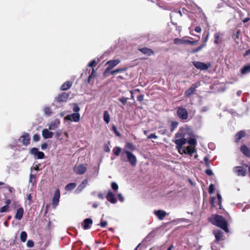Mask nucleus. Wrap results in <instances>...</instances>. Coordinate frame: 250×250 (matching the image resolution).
<instances>
[{"instance_id": "46", "label": "nucleus", "mask_w": 250, "mask_h": 250, "mask_svg": "<svg viewBox=\"0 0 250 250\" xmlns=\"http://www.w3.org/2000/svg\"><path fill=\"white\" fill-rule=\"evenodd\" d=\"M33 141H35V142H38L39 141V140L40 139V136L39 134H35L34 136H33Z\"/></svg>"}, {"instance_id": "28", "label": "nucleus", "mask_w": 250, "mask_h": 250, "mask_svg": "<svg viewBox=\"0 0 250 250\" xmlns=\"http://www.w3.org/2000/svg\"><path fill=\"white\" fill-rule=\"evenodd\" d=\"M250 72V64L244 66L241 70L242 74L244 75Z\"/></svg>"}, {"instance_id": "7", "label": "nucleus", "mask_w": 250, "mask_h": 250, "mask_svg": "<svg viewBox=\"0 0 250 250\" xmlns=\"http://www.w3.org/2000/svg\"><path fill=\"white\" fill-rule=\"evenodd\" d=\"M193 64L196 68L201 70H207L210 66L209 62L204 63L198 61L193 62Z\"/></svg>"}, {"instance_id": "8", "label": "nucleus", "mask_w": 250, "mask_h": 250, "mask_svg": "<svg viewBox=\"0 0 250 250\" xmlns=\"http://www.w3.org/2000/svg\"><path fill=\"white\" fill-rule=\"evenodd\" d=\"M65 121L78 122L80 120V114L79 113H74L66 116L64 118Z\"/></svg>"}, {"instance_id": "53", "label": "nucleus", "mask_w": 250, "mask_h": 250, "mask_svg": "<svg viewBox=\"0 0 250 250\" xmlns=\"http://www.w3.org/2000/svg\"><path fill=\"white\" fill-rule=\"evenodd\" d=\"M118 198L119 199V200L121 201V202H123L124 200V197L123 196V195H122L121 193H119L118 194Z\"/></svg>"}, {"instance_id": "35", "label": "nucleus", "mask_w": 250, "mask_h": 250, "mask_svg": "<svg viewBox=\"0 0 250 250\" xmlns=\"http://www.w3.org/2000/svg\"><path fill=\"white\" fill-rule=\"evenodd\" d=\"M21 240L24 242L27 239V233L25 231H22L21 233L20 236Z\"/></svg>"}, {"instance_id": "44", "label": "nucleus", "mask_w": 250, "mask_h": 250, "mask_svg": "<svg viewBox=\"0 0 250 250\" xmlns=\"http://www.w3.org/2000/svg\"><path fill=\"white\" fill-rule=\"evenodd\" d=\"M214 38L215 39L214 41V43L216 44H218L219 43V42L218 41V39L220 38V35L219 33H216L214 35Z\"/></svg>"}, {"instance_id": "51", "label": "nucleus", "mask_w": 250, "mask_h": 250, "mask_svg": "<svg viewBox=\"0 0 250 250\" xmlns=\"http://www.w3.org/2000/svg\"><path fill=\"white\" fill-rule=\"evenodd\" d=\"M96 65V62L95 60L92 61L88 63V66L90 67H94Z\"/></svg>"}, {"instance_id": "63", "label": "nucleus", "mask_w": 250, "mask_h": 250, "mask_svg": "<svg viewBox=\"0 0 250 250\" xmlns=\"http://www.w3.org/2000/svg\"><path fill=\"white\" fill-rule=\"evenodd\" d=\"M11 203V201L10 199H7L5 201L6 205L9 206V204H10Z\"/></svg>"}, {"instance_id": "31", "label": "nucleus", "mask_w": 250, "mask_h": 250, "mask_svg": "<svg viewBox=\"0 0 250 250\" xmlns=\"http://www.w3.org/2000/svg\"><path fill=\"white\" fill-rule=\"evenodd\" d=\"M140 50L144 54H147L149 56L153 54V51L151 49L147 48H143Z\"/></svg>"}, {"instance_id": "62", "label": "nucleus", "mask_w": 250, "mask_h": 250, "mask_svg": "<svg viewBox=\"0 0 250 250\" xmlns=\"http://www.w3.org/2000/svg\"><path fill=\"white\" fill-rule=\"evenodd\" d=\"M113 129L118 136H120V134L117 131V129L115 126H113Z\"/></svg>"}, {"instance_id": "29", "label": "nucleus", "mask_w": 250, "mask_h": 250, "mask_svg": "<svg viewBox=\"0 0 250 250\" xmlns=\"http://www.w3.org/2000/svg\"><path fill=\"white\" fill-rule=\"evenodd\" d=\"M36 174L33 173L32 171V168H31V173L30 174L29 182L34 185L36 183V181L35 179Z\"/></svg>"}, {"instance_id": "2", "label": "nucleus", "mask_w": 250, "mask_h": 250, "mask_svg": "<svg viewBox=\"0 0 250 250\" xmlns=\"http://www.w3.org/2000/svg\"><path fill=\"white\" fill-rule=\"evenodd\" d=\"M210 221L212 224L220 227L226 232L229 231L227 222L222 216L218 215H213L210 218Z\"/></svg>"}, {"instance_id": "33", "label": "nucleus", "mask_w": 250, "mask_h": 250, "mask_svg": "<svg viewBox=\"0 0 250 250\" xmlns=\"http://www.w3.org/2000/svg\"><path fill=\"white\" fill-rule=\"evenodd\" d=\"M178 125V122L175 121H172L170 125V130L171 132H173Z\"/></svg>"}, {"instance_id": "16", "label": "nucleus", "mask_w": 250, "mask_h": 250, "mask_svg": "<svg viewBox=\"0 0 250 250\" xmlns=\"http://www.w3.org/2000/svg\"><path fill=\"white\" fill-rule=\"evenodd\" d=\"M60 124V120L56 119L52 121L49 124V130H54L57 128L58 127Z\"/></svg>"}, {"instance_id": "38", "label": "nucleus", "mask_w": 250, "mask_h": 250, "mask_svg": "<svg viewBox=\"0 0 250 250\" xmlns=\"http://www.w3.org/2000/svg\"><path fill=\"white\" fill-rule=\"evenodd\" d=\"M39 152L38 148L36 147H33L30 150V153L33 155L35 157L36 156L37 154Z\"/></svg>"}, {"instance_id": "56", "label": "nucleus", "mask_w": 250, "mask_h": 250, "mask_svg": "<svg viewBox=\"0 0 250 250\" xmlns=\"http://www.w3.org/2000/svg\"><path fill=\"white\" fill-rule=\"evenodd\" d=\"M47 147V145L46 143H43V144L41 146V148L42 149V150H44Z\"/></svg>"}, {"instance_id": "54", "label": "nucleus", "mask_w": 250, "mask_h": 250, "mask_svg": "<svg viewBox=\"0 0 250 250\" xmlns=\"http://www.w3.org/2000/svg\"><path fill=\"white\" fill-rule=\"evenodd\" d=\"M144 100V96L143 95H140L137 97V100L138 101H142Z\"/></svg>"}, {"instance_id": "19", "label": "nucleus", "mask_w": 250, "mask_h": 250, "mask_svg": "<svg viewBox=\"0 0 250 250\" xmlns=\"http://www.w3.org/2000/svg\"><path fill=\"white\" fill-rule=\"evenodd\" d=\"M234 170L239 176H245L246 173V170L242 167H234Z\"/></svg>"}, {"instance_id": "1", "label": "nucleus", "mask_w": 250, "mask_h": 250, "mask_svg": "<svg viewBox=\"0 0 250 250\" xmlns=\"http://www.w3.org/2000/svg\"><path fill=\"white\" fill-rule=\"evenodd\" d=\"M192 136V129L187 125L181 127L175 134V139L173 140V142L176 144V148L180 154L189 153L190 151L192 152L194 151L193 148H192L191 147H189L184 150L182 148V146L185 145L187 140Z\"/></svg>"}, {"instance_id": "37", "label": "nucleus", "mask_w": 250, "mask_h": 250, "mask_svg": "<svg viewBox=\"0 0 250 250\" xmlns=\"http://www.w3.org/2000/svg\"><path fill=\"white\" fill-rule=\"evenodd\" d=\"M35 157L39 159H43L44 157V154L42 151H39Z\"/></svg>"}, {"instance_id": "55", "label": "nucleus", "mask_w": 250, "mask_h": 250, "mask_svg": "<svg viewBox=\"0 0 250 250\" xmlns=\"http://www.w3.org/2000/svg\"><path fill=\"white\" fill-rule=\"evenodd\" d=\"M194 30L197 33H200L202 30L200 26L196 27Z\"/></svg>"}, {"instance_id": "41", "label": "nucleus", "mask_w": 250, "mask_h": 250, "mask_svg": "<svg viewBox=\"0 0 250 250\" xmlns=\"http://www.w3.org/2000/svg\"><path fill=\"white\" fill-rule=\"evenodd\" d=\"M111 188L114 191H117L118 189V186L115 182H112L111 184Z\"/></svg>"}, {"instance_id": "52", "label": "nucleus", "mask_w": 250, "mask_h": 250, "mask_svg": "<svg viewBox=\"0 0 250 250\" xmlns=\"http://www.w3.org/2000/svg\"><path fill=\"white\" fill-rule=\"evenodd\" d=\"M217 198L218 199V203L219 206L221 205L222 197L219 193H217Z\"/></svg>"}, {"instance_id": "50", "label": "nucleus", "mask_w": 250, "mask_h": 250, "mask_svg": "<svg viewBox=\"0 0 250 250\" xmlns=\"http://www.w3.org/2000/svg\"><path fill=\"white\" fill-rule=\"evenodd\" d=\"M148 139H156L158 138V136L156 135L155 134H151L150 135L147 136Z\"/></svg>"}, {"instance_id": "9", "label": "nucleus", "mask_w": 250, "mask_h": 250, "mask_svg": "<svg viewBox=\"0 0 250 250\" xmlns=\"http://www.w3.org/2000/svg\"><path fill=\"white\" fill-rule=\"evenodd\" d=\"M174 43L176 44H183L185 43H188L190 45H195L197 43L198 41H191L185 39H178L176 38L174 40Z\"/></svg>"}, {"instance_id": "45", "label": "nucleus", "mask_w": 250, "mask_h": 250, "mask_svg": "<svg viewBox=\"0 0 250 250\" xmlns=\"http://www.w3.org/2000/svg\"><path fill=\"white\" fill-rule=\"evenodd\" d=\"M128 100L127 98L123 97L119 99V101L123 103V104L125 105L126 103V102Z\"/></svg>"}, {"instance_id": "13", "label": "nucleus", "mask_w": 250, "mask_h": 250, "mask_svg": "<svg viewBox=\"0 0 250 250\" xmlns=\"http://www.w3.org/2000/svg\"><path fill=\"white\" fill-rule=\"evenodd\" d=\"M86 167L82 164L76 165L74 168V171L78 174H83L86 170Z\"/></svg>"}, {"instance_id": "36", "label": "nucleus", "mask_w": 250, "mask_h": 250, "mask_svg": "<svg viewBox=\"0 0 250 250\" xmlns=\"http://www.w3.org/2000/svg\"><path fill=\"white\" fill-rule=\"evenodd\" d=\"M43 111H44V114L48 116H49L52 114L51 109L49 107H45L44 108Z\"/></svg>"}, {"instance_id": "59", "label": "nucleus", "mask_w": 250, "mask_h": 250, "mask_svg": "<svg viewBox=\"0 0 250 250\" xmlns=\"http://www.w3.org/2000/svg\"><path fill=\"white\" fill-rule=\"evenodd\" d=\"M206 173L208 175H211L213 174L212 171L209 169L207 170Z\"/></svg>"}, {"instance_id": "14", "label": "nucleus", "mask_w": 250, "mask_h": 250, "mask_svg": "<svg viewBox=\"0 0 250 250\" xmlns=\"http://www.w3.org/2000/svg\"><path fill=\"white\" fill-rule=\"evenodd\" d=\"M19 141L25 146L28 145L30 141L29 134L27 133H24L20 138Z\"/></svg>"}, {"instance_id": "57", "label": "nucleus", "mask_w": 250, "mask_h": 250, "mask_svg": "<svg viewBox=\"0 0 250 250\" xmlns=\"http://www.w3.org/2000/svg\"><path fill=\"white\" fill-rule=\"evenodd\" d=\"M240 33V31L239 30H237V32H236V34L234 35V37L235 39H238L239 38V34Z\"/></svg>"}, {"instance_id": "32", "label": "nucleus", "mask_w": 250, "mask_h": 250, "mask_svg": "<svg viewBox=\"0 0 250 250\" xmlns=\"http://www.w3.org/2000/svg\"><path fill=\"white\" fill-rule=\"evenodd\" d=\"M76 187V184L74 183H70V184H67L66 186H65V190H71L72 189H74Z\"/></svg>"}, {"instance_id": "23", "label": "nucleus", "mask_w": 250, "mask_h": 250, "mask_svg": "<svg viewBox=\"0 0 250 250\" xmlns=\"http://www.w3.org/2000/svg\"><path fill=\"white\" fill-rule=\"evenodd\" d=\"M88 183L87 180H84L77 188L75 190V192L77 193H80L82 190L86 187Z\"/></svg>"}, {"instance_id": "10", "label": "nucleus", "mask_w": 250, "mask_h": 250, "mask_svg": "<svg viewBox=\"0 0 250 250\" xmlns=\"http://www.w3.org/2000/svg\"><path fill=\"white\" fill-rule=\"evenodd\" d=\"M69 94L67 93H63L62 94L59 95L55 98V102L57 103H61L62 102H65L67 101Z\"/></svg>"}, {"instance_id": "42", "label": "nucleus", "mask_w": 250, "mask_h": 250, "mask_svg": "<svg viewBox=\"0 0 250 250\" xmlns=\"http://www.w3.org/2000/svg\"><path fill=\"white\" fill-rule=\"evenodd\" d=\"M73 111L75 113H78L79 112L80 110V108L79 107V106L78 105V104H73Z\"/></svg>"}, {"instance_id": "18", "label": "nucleus", "mask_w": 250, "mask_h": 250, "mask_svg": "<svg viewBox=\"0 0 250 250\" xmlns=\"http://www.w3.org/2000/svg\"><path fill=\"white\" fill-rule=\"evenodd\" d=\"M23 213L24 209L23 208L21 207L17 210L14 217L16 220H21L23 217Z\"/></svg>"}, {"instance_id": "15", "label": "nucleus", "mask_w": 250, "mask_h": 250, "mask_svg": "<svg viewBox=\"0 0 250 250\" xmlns=\"http://www.w3.org/2000/svg\"><path fill=\"white\" fill-rule=\"evenodd\" d=\"M153 213L160 220H163L168 214L164 210L161 209L154 210Z\"/></svg>"}, {"instance_id": "6", "label": "nucleus", "mask_w": 250, "mask_h": 250, "mask_svg": "<svg viewBox=\"0 0 250 250\" xmlns=\"http://www.w3.org/2000/svg\"><path fill=\"white\" fill-rule=\"evenodd\" d=\"M177 115L182 120H187L188 118V112L187 109L183 107L177 108Z\"/></svg>"}, {"instance_id": "24", "label": "nucleus", "mask_w": 250, "mask_h": 250, "mask_svg": "<svg viewBox=\"0 0 250 250\" xmlns=\"http://www.w3.org/2000/svg\"><path fill=\"white\" fill-rule=\"evenodd\" d=\"M213 233L217 241L220 240L222 239L223 236V232L222 231L218 229L214 230Z\"/></svg>"}, {"instance_id": "20", "label": "nucleus", "mask_w": 250, "mask_h": 250, "mask_svg": "<svg viewBox=\"0 0 250 250\" xmlns=\"http://www.w3.org/2000/svg\"><path fill=\"white\" fill-rule=\"evenodd\" d=\"M53 135V133L49 131V128L43 129L42 131V136L45 139L51 138Z\"/></svg>"}, {"instance_id": "4", "label": "nucleus", "mask_w": 250, "mask_h": 250, "mask_svg": "<svg viewBox=\"0 0 250 250\" xmlns=\"http://www.w3.org/2000/svg\"><path fill=\"white\" fill-rule=\"evenodd\" d=\"M187 142H188L189 146H182V148L184 150L186 149L187 148L189 147H192V148H193L194 151L193 152H191L190 151L189 153H184L185 154L192 156V154L196 152V151L195 149V146L197 145V141L194 138H192V137H191L188 139L187 140Z\"/></svg>"}, {"instance_id": "43", "label": "nucleus", "mask_w": 250, "mask_h": 250, "mask_svg": "<svg viewBox=\"0 0 250 250\" xmlns=\"http://www.w3.org/2000/svg\"><path fill=\"white\" fill-rule=\"evenodd\" d=\"M215 188L213 184H210L209 186L208 192L210 194H212L214 191Z\"/></svg>"}, {"instance_id": "26", "label": "nucleus", "mask_w": 250, "mask_h": 250, "mask_svg": "<svg viewBox=\"0 0 250 250\" xmlns=\"http://www.w3.org/2000/svg\"><path fill=\"white\" fill-rule=\"evenodd\" d=\"M246 133L244 131H240L235 135V142H238L242 137H244Z\"/></svg>"}, {"instance_id": "30", "label": "nucleus", "mask_w": 250, "mask_h": 250, "mask_svg": "<svg viewBox=\"0 0 250 250\" xmlns=\"http://www.w3.org/2000/svg\"><path fill=\"white\" fill-rule=\"evenodd\" d=\"M110 115L107 111H104V120L106 123L108 124L110 122Z\"/></svg>"}, {"instance_id": "64", "label": "nucleus", "mask_w": 250, "mask_h": 250, "mask_svg": "<svg viewBox=\"0 0 250 250\" xmlns=\"http://www.w3.org/2000/svg\"><path fill=\"white\" fill-rule=\"evenodd\" d=\"M249 55H250V49L248 50H247L245 52V54H244L245 56Z\"/></svg>"}, {"instance_id": "58", "label": "nucleus", "mask_w": 250, "mask_h": 250, "mask_svg": "<svg viewBox=\"0 0 250 250\" xmlns=\"http://www.w3.org/2000/svg\"><path fill=\"white\" fill-rule=\"evenodd\" d=\"M98 196L100 199L102 200H103L104 199V196L102 193H99L98 194Z\"/></svg>"}, {"instance_id": "25", "label": "nucleus", "mask_w": 250, "mask_h": 250, "mask_svg": "<svg viewBox=\"0 0 250 250\" xmlns=\"http://www.w3.org/2000/svg\"><path fill=\"white\" fill-rule=\"evenodd\" d=\"M240 150L246 156H249L250 155V150L245 145L242 146Z\"/></svg>"}, {"instance_id": "3", "label": "nucleus", "mask_w": 250, "mask_h": 250, "mask_svg": "<svg viewBox=\"0 0 250 250\" xmlns=\"http://www.w3.org/2000/svg\"><path fill=\"white\" fill-rule=\"evenodd\" d=\"M121 159L123 161L128 162L132 166H135L137 160L136 157L129 151H124L121 153Z\"/></svg>"}, {"instance_id": "61", "label": "nucleus", "mask_w": 250, "mask_h": 250, "mask_svg": "<svg viewBox=\"0 0 250 250\" xmlns=\"http://www.w3.org/2000/svg\"><path fill=\"white\" fill-rule=\"evenodd\" d=\"M250 206L249 205H246L244 208L242 209L243 211H245L246 209H249Z\"/></svg>"}, {"instance_id": "48", "label": "nucleus", "mask_w": 250, "mask_h": 250, "mask_svg": "<svg viewBox=\"0 0 250 250\" xmlns=\"http://www.w3.org/2000/svg\"><path fill=\"white\" fill-rule=\"evenodd\" d=\"M27 246L29 248H32L34 246V243L31 240H28L27 242Z\"/></svg>"}, {"instance_id": "49", "label": "nucleus", "mask_w": 250, "mask_h": 250, "mask_svg": "<svg viewBox=\"0 0 250 250\" xmlns=\"http://www.w3.org/2000/svg\"><path fill=\"white\" fill-rule=\"evenodd\" d=\"M107 222L105 221H103L102 219L101 220L100 223V226L102 228H104L107 225Z\"/></svg>"}, {"instance_id": "34", "label": "nucleus", "mask_w": 250, "mask_h": 250, "mask_svg": "<svg viewBox=\"0 0 250 250\" xmlns=\"http://www.w3.org/2000/svg\"><path fill=\"white\" fill-rule=\"evenodd\" d=\"M121 148L119 146H116L113 149L114 154L116 156H119L121 152Z\"/></svg>"}, {"instance_id": "40", "label": "nucleus", "mask_w": 250, "mask_h": 250, "mask_svg": "<svg viewBox=\"0 0 250 250\" xmlns=\"http://www.w3.org/2000/svg\"><path fill=\"white\" fill-rule=\"evenodd\" d=\"M206 44L205 43H203L201 45L199 46L198 47H197L196 49L193 50L192 51V53H196L198 51H199L200 50H201L203 47L206 46Z\"/></svg>"}, {"instance_id": "5", "label": "nucleus", "mask_w": 250, "mask_h": 250, "mask_svg": "<svg viewBox=\"0 0 250 250\" xmlns=\"http://www.w3.org/2000/svg\"><path fill=\"white\" fill-rule=\"evenodd\" d=\"M121 61L119 59L110 60L108 61L106 63V65H107V67L106 68L104 74H105L106 73H108L111 69L117 65Z\"/></svg>"}, {"instance_id": "27", "label": "nucleus", "mask_w": 250, "mask_h": 250, "mask_svg": "<svg viewBox=\"0 0 250 250\" xmlns=\"http://www.w3.org/2000/svg\"><path fill=\"white\" fill-rule=\"evenodd\" d=\"M72 84V83L70 81H67L65 82L62 86L61 89L62 90H66L70 88Z\"/></svg>"}, {"instance_id": "22", "label": "nucleus", "mask_w": 250, "mask_h": 250, "mask_svg": "<svg viewBox=\"0 0 250 250\" xmlns=\"http://www.w3.org/2000/svg\"><path fill=\"white\" fill-rule=\"evenodd\" d=\"M136 149L135 146L132 143L127 142L126 143L124 151H129L131 152V151H134Z\"/></svg>"}, {"instance_id": "17", "label": "nucleus", "mask_w": 250, "mask_h": 250, "mask_svg": "<svg viewBox=\"0 0 250 250\" xmlns=\"http://www.w3.org/2000/svg\"><path fill=\"white\" fill-rule=\"evenodd\" d=\"M106 198L107 200L112 204H115L117 202V199L115 197V195L111 190L108 191Z\"/></svg>"}, {"instance_id": "39", "label": "nucleus", "mask_w": 250, "mask_h": 250, "mask_svg": "<svg viewBox=\"0 0 250 250\" xmlns=\"http://www.w3.org/2000/svg\"><path fill=\"white\" fill-rule=\"evenodd\" d=\"M9 208V206L7 205H5L0 208V212H7L8 211Z\"/></svg>"}, {"instance_id": "21", "label": "nucleus", "mask_w": 250, "mask_h": 250, "mask_svg": "<svg viewBox=\"0 0 250 250\" xmlns=\"http://www.w3.org/2000/svg\"><path fill=\"white\" fill-rule=\"evenodd\" d=\"M93 221L91 218H86L84 220L83 222V227L84 229H89L90 226L92 224Z\"/></svg>"}, {"instance_id": "11", "label": "nucleus", "mask_w": 250, "mask_h": 250, "mask_svg": "<svg viewBox=\"0 0 250 250\" xmlns=\"http://www.w3.org/2000/svg\"><path fill=\"white\" fill-rule=\"evenodd\" d=\"M200 85V82H197L196 83L192 84V86L185 92V96L186 97H189L191 95L193 94L195 91L196 89Z\"/></svg>"}, {"instance_id": "47", "label": "nucleus", "mask_w": 250, "mask_h": 250, "mask_svg": "<svg viewBox=\"0 0 250 250\" xmlns=\"http://www.w3.org/2000/svg\"><path fill=\"white\" fill-rule=\"evenodd\" d=\"M126 69H127L126 68L124 67V68L116 69L115 70L116 73H118L125 71L126 70Z\"/></svg>"}, {"instance_id": "12", "label": "nucleus", "mask_w": 250, "mask_h": 250, "mask_svg": "<svg viewBox=\"0 0 250 250\" xmlns=\"http://www.w3.org/2000/svg\"><path fill=\"white\" fill-rule=\"evenodd\" d=\"M60 197V192L59 189H57L54 193L52 201V204L54 208H56L59 202V199Z\"/></svg>"}, {"instance_id": "60", "label": "nucleus", "mask_w": 250, "mask_h": 250, "mask_svg": "<svg viewBox=\"0 0 250 250\" xmlns=\"http://www.w3.org/2000/svg\"><path fill=\"white\" fill-rule=\"evenodd\" d=\"M7 188L10 192H13V191L14 190V188L10 186H7Z\"/></svg>"}]
</instances>
